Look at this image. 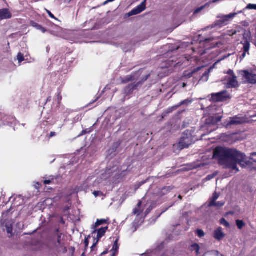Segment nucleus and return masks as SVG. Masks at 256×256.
<instances>
[{"instance_id":"1","label":"nucleus","mask_w":256,"mask_h":256,"mask_svg":"<svg viewBox=\"0 0 256 256\" xmlns=\"http://www.w3.org/2000/svg\"><path fill=\"white\" fill-rule=\"evenodd\" d=\"M213 158L218 160V164L226 168L237 172L238 171V164L243 166L244 164H242V162H244L246 164H250V161H244L245 155L243 153L236 149L226 147H216L214 150Z\"/></svg>"},{"instance_id":"2","label":"nucleus","mask_w":256,"mask_h":256,"mask_svg":"<svg viewBox=\"0 0 256 256\" xmlns=\"http://www.w3.org/2000/svg\"><path fill=\"white\" fill-rule=\"evenodd\" d=\"M194 133V131L192 130H186L182 133V137L178 144V146L180 150L188 148L198 140Z\"/></svg>"},{"instance_id":"3","label":"nucleus","mask_w":256,"mask_h":256,"mask_svg":"<svg viewBox=\"0 0 256 256\" xmlns=\"http://www.w3.org/2000/svg\"><path fill=\"white\" fill-rule=\"evenodd\" d=\"M211 96L212 100L214 102H224L229 98V96L227 95V92L226 90H223L218 93H213Z\"/></svg>"},{"instance_id":"4","label":"nucleus","mask_w":256,"mask_h":256,"mask_svg":"<svg viewBox=\"0 0 256 256\" xmlns=\"http://www.w3.org/2000/svg\"><path fill=\"white\" fill-rule=\"evenodd\" d=\"M150 74H147L143 77L140 82H137L136 84H130L124 88V92L127 94H131L134 90H136L140 84H142L143 82L146 81L150 77Z\"/></svg>"},{"instance_id":"5","label":"nucleus","mask_w":256,"mask_h":256,"mask_svg":"<svg viewBox=\"0 0 256 256\" xmlns=\"http://www.w3.org/2000/svg\"><path fill=\"white\" fill-rule=\"evenodd\" d=\"M62 236V234H58V238L56 242L54 244V246L56 248V250L62 252L63 254H65L67 252L68 250L66 247L64 246V244L61 242Z\"/></svg>"},{"instance_id":"6","label":"nucleus","mask_w":256,"mask_h":256,"mask_svg":"<svg viewBox=\"0 0 256 256\" xmlns=\"http://www.w3.org/2000/svg\"><path fill=\"white\" fill-rule=\"evenodd\" d=\"M146 0H145L136 8L131 10L128 14L129 16L138 14L145 10L146 8Z\"/></svg>"},{"instance_id":"7","label":"nucleus","mask_w":256,"mask_h":256,"mask_svg":"<svg viewBox=\"0 0 256 256\" xmlns=\"http://www.w3.org/2000/svg\"><path fill=\"white\" fill-rule=\"evenodd\" d=\"M244 72V77L250 84H256V74L250 72L248 70H245Z\"/></svg>"},{"instance_id":"8","label":"nucleus","mask_w":256,"mask_h":256,"mask_svg":"<svg viewBox=\"0 0 256 256\" xmlns=\"http://www.w3.org/2000/svg\"><path fill=\"white\" fill-rule=\"evenodd\" d=\"M12 17V14L8 8L0 9V20L10 19Z\"/></svg>"},{"instance_id":"9","label":"nucleus","mask_w":256,"mask_h":256,"mask_svg":"<svg viewBox=\"0 0 256 256\" xmlns=\"http://www.w3.org/2000/svg\"><path fill=\"white\" fill-rule=\"evenodd\" d=\"M225 234L222 231V228L219 227L214 232V237L218 240H220L225 237Z\"/></svg>"},{"instance_id":"10","label":"nucleus","mask_w":256,"mask_h":256,"mask_svg":"<svg viewBox=\"0 0 256 256\" xmlns=\"http://www.w3.org/2000/svg\"><path fill=\"white\" fill-rule=\"evenodd\" d=\"M238 86V82L237 81V77L233 76L228 79V88H235Z\"/></svg>"},{"instance_id":"11","label":"nucleus","mask_w":256,"mask_h":256,"mask_svg":"<svg viewBox=\"0 0 256 256\" xmlns=\"http://www.w3.org/2000/svg\"><path fill=\"white\" fill-rule=\"evenodd\" d=\"M250 161V164H246L244 162H242V164H244L243 166L242 165L241 166L242 167L246 166H250L252 162H256V152H254L252 154L251 156L248 158V160L245 156V159L244 161Z\"/></svg>"},{"instance_id":"12","label":"nucleus","mask_w":256,"mask_h":256,"mask_svg":"<svg viewBox=\"0 0 256 256\" xmlns=\"http://www.w3.org/2000/svg\"><path fill=\"white\" fill-rule=\"evenodd\" d=\"M108 228V226H106L104 228H101L98 230H96L95 229H94L93 233L96 232H97V239L100 240L101 238H102L106 234L107 230Z\"/></svg>"},{"instance_id":"13","label":"nucleus","mask_w":256,"mask_h":256,"mask_svg":"<svg viewBox=\"0 0 256 256\" xmlns=\"http://www.w3.org/2000/svg\"><path fill=\"white\" fill-rule=\"evenodd\" d=\"M242 123V120L240 118L237 116L230 118L228 124V125H238Z\"/></svg>"},{"instance_id":"14","label":"nucleus","mask_w":256,"mask_h":256,"mask_svg":"<svg viewBox=\"0 0 256 256\" xmlns=\"http://www.w3.org/2000/svg\"><path fill=\"white\" fill-rule=\"evenodd\" d=\"M226 22L227 21L226 20V18H225L223 16L222 18L221 19L215 22L214 26L222 27L226 24Z\"/></svg>"},{"instance_id":"15","label":"nucleus","mask_w":256,"mask_h":256,"mask_svg":"<svg viewBox=\"0 0 256 256\" xmlns=\"http://www.w3.org/2000/svg\"><path fill=\"white\" fill-rule=\"evenodd\" d=\"M242 44H243V52H246L249 54V50L250 48V43L248 40L246 38H245V40L244 42H242Z\"/></svg>"},{"instance_id":"16","label":"nucleus","mask_w":256,"mask_h":256,"mask_svg":"<svg viewBox=\"0 0 256 256\" xmlns=\"http://www.w3.org/2000/svg\"><path fill=\"white\" fill-rule=\"evenodd\" d=\"M190 250L191 252L195 251L196 254L197 256L200 254V246L198 244L195 243L191 245L190 248Z\"/></svg>"},{"instance_id":"17","label":"nucleus","mask_w":256,"mask_h":256,"mask_svg":"<svg viewBox=\"0 0 256 256\" xmlns=\"http://www.w3.org/2000/svg\"><path fill=\"white\" fill-rule=\"evenodd\" d=\"M218 197H219V194H218L216 192H214L212 194V198L211 201L210 202L208 206H212V205L215 204V202L218 198Z\"/></svg>"},{"instance_id":"18","label":"nucleus","mask_w":256,"mask_h":256,"mask_svg":"<svg viewBox=\"0 0 256 256\" xmlns=\"http://www.w3.org/2000/svg\"><path fill=\"white\" fill-rule=\"evenodd\" d=\"M107 220L104 219L97 220L96 222L92 226V228L95 229L98 226L106 223Z\"/></svg>"},{"instance_id":"19","label":"nucleus","mask_w":256,"mask_h":256,"mask_svg":"<svg viewBox=\"0 0 256 256\" xmlns=\"http://www.w3.org/2000/svg\"><path fill=\"white\" fill-rule=\"evenodd\" d=\"M56 96V100L58 101V106H60L62 100V90L60 88L58 89Z\"/></svg>"},{"instance_id":"20","label":"nucleus","mask_w":256,"mask_h":256,"mask_svg":"<svg viewBox=\"0 0 256 256\" xmlns=\"http://www.w3.org/2000/svg\"><path fill=\"white\" fill-rule=\"evenodd\" d=\"M179 108L178 104L174 106H173L168 108L164 112L166 114H169L172 112L173 111L176 110Z\"/></svg>"},{"instance_id":"21","label":"nucleus","mask_w":256,"mask_h":256,"mask_svg":"<svg viewBox=\"0 0 256 256\" xmlns=\"http://www.w3.org/2000/svg\"><path fill=\"white\" fill-rule=\"evenodd\" d=\"M236 224L238 229L242 230L245 226V223L242 220H236Z\"/></svg>"},{"instance_id":"22","label":"nucleus","mask_w":256,"mask_h":256,"mask_svg":"<svg viewBox=\"0 0 256 256\" xmlns=\"http://www.w3.org/2000/svg\"><path fill=\"white\" fill-rule=\"evenodd\" d=\"M196 234L200 238L204 237L205 235L204 232L203 230H202L201 229H198L196 231Z\"/></svg>"},{"instance_id":"23","label":"nucleus","mask_w":256,"mask_h":256,"mask_svg":"<svg viewBox=\"0 0 256 256\" xmlns=\"http://www.w3.org/2000/svg\"><path fill=\"white\" fill-rule=\"evenodd\" d=\"M192 102L191 100H189L188 99L184 100L181 102L180 103H179L178 106H179V107L182 105H188L190 102Z\"/></svg>"},{"instance_id":"24","label":"nucleus","mask_w":256,"mask_h":256,"mask_svg":"<svg viewBox=\"0 0 256 256\" xmlns=\"http://www.w3.org/2000/svg\"><path fill=\"white\" fill-rule=\"evenodd\" d=\"M220 222L221 224L224 226L228 228L230 226V224L224 218H222L220 220Z\"/></svg>"},{"instance_id":"25","label":"nucleus","mask_w":256,"mask_h":256,"mask_svg":"<svg viewBox=\"0 0 256 256\" xmlns=\"http://www.w3.org/2000/svg\"><path fill=\"white\" fill-rule=\"evenodd\" d=\"M17 58L19 62H22L24 60V56L21 52H19L18 54Z\"/></svg>"},{"instance_id":"26","label":"nucleus","mask_w":256,"mask_h":256,"mask_svg":"<svg viewBox=\"0 0 256 256\" xmlns=\"http://www.w3.org/2000/svg\"><path fill=\"white\" fill-rule=\"evenodd\" d=\"M246 9L256 10V4H250L246 6Z\"/></svg>"},{"instance_id":"27","label":"nucleus","mask_w":256,"mask_h":256,"mask_svg":"<svg viewBox=\"0 0 256 256\" xmlns=\"http://www.w3.org/2000/svg\"><path fill=\"white\" fill-rule=\"evenodd\" d=\"M224 202H215V204L212 205V206L220 208V207H222V206H224Z\"/></svg>"},{"instance_id":"28","label":"nucleus","mask_w":256,"mask_h":256,"mask_svg":"<svg viewBox=\"0 0 256 256\" xmlns=\"http://www.w3.org/2000/svg\"><path fill=\"white\" fill-rule=\"evenodd\" d=\"M118 238L114 242V244L113 246V247H112V250H117L118 249Z\"/></svg>"},{"instance_id":"29","label":"nucleus","mask_w":256,"mask_h":256,"mask_svg":"<svg viewBox=\"0 0 256 256\" xmlns=\"http://www.w3.org/2000/svg\"><path fill=\"white\" fill-rule=\"evenodd\" d=\"M236 15V13L230 14L224 16V18H226V20L228 22L230 18H233Z\"/></svg>"},{"instance_id":"30","label":"nucleus","mask_w":256,"mask_h":256,"mask_svg":"<svg viewBox=\"0 0 256 256\" xmlns=\"http://www.w3.org/2000/svg\"><path fill=\"white\" fill-rule=\"evenodd\" d=\"M89 238H90V236H88V237L87 238H86L85 239H84V245H85V248L86 249L88 246V244H89Z\"/></svg>"},{"instance_id":"31","label":"nucleus","mask_w":256,"mask_h":256,"mask_svg":"<svg viewBox=\"0 0 256 256\" xmlns=\"http://www.w3.org/2000/svg\"><path fill=\"white\" fill-rule=\"evenodd\" d=\"M170 190V187H165V188H164L162 190V195H164L165 194H166L168 192V190Z\"/></svg>"},{"instance_id":"32","label":"nucleus","mask_w":256,"mask_h":256,"mask_svg":"<svg viewBox=\"0 0 256 256\" xmlns=\"http://www.w3.org/2000/svg\"><path fill=\"white\" fill-rule=\"evenodd\" d=\"M47 14H48V16L53 19L58 20V19L54 16L48 10H46Z\"/></svg>"},{"instance_id":"33","label":"nucleus","mask_w":256,"mask_h":256,"mask_svg":"<svg viewBox=\"0 0 256 256\" xmlns=\"http://www.w3.org/2000/svg\"><path fill=\"white\" fill-rule=\"evenodd\" d=\"M226 74H228L230 76H232V78H233V76H236L234 74V71L230 69L228 70V72H226Z\"/></svg>"},{"instance_id":"34","label":"nucleus","mask_w":256,"mask_h":256,"mask_svg":"<svg viewBox=\"0 0 256 256\" xmlns=\"http://www.w3.org/2000/svg\"><path fill=\"white\" fill-rule=\"evenodd\" d=\"M132 80V77H126L122 80L123 83H127Z\"/></svg>"},{"instance_id":"35","label":"nucleus","mask_w":256,"mask_h":256,"mask_svg":"<svg viewBox=\"0 0 256 256\" xmlns=\"http://www.w3.org/2000/svg\"><path fill=\"white\" fill-rule=\"evenodd\" d=\"M133 213L134 214H140V210H139V208H134V212Z\"/></svg>"},{"instance_id":"36","label":"nucleus","mask_w":256,"mask_h":256,"mask_svg":"<svg viewBox=\"0 0 256 256\" xmlns=\"http://www.w3.org/2000/svg\"><path fill=\"white\" fill-rule=\"evenodd\" d=\"M30 26H32L33 27L36 28V26L38 24V23L34 21H31L30 22Z\"/></svg>"},{"instance_id":"37","label":"nucleus","mask_w":256,"mask_h":256,"mask_svg":"<svg viewBox=\"0 0 256 256\" xmlns=\"http://www.w3.org/2000/svg\"><path fill=\"white\" fill-rule=\"evenodd\" d=\"M52 180H44V184H45V185H46V184H50L52 183Z\"/></svg>"},{"instance_id":"38","label":"nucleus","mask_w":256,"mask_h":256,"mask_svg":"<svg viewBox=\"0 0 256 256\" xmlns=\"http://www.w3.org/2000/svg\"><path fill=\"white\" fill-rule=\"evenodd\" d=\"M6 230L8 234H12V227H7Z\"/></svg>"},{"instance_id":"39","label":"nucleus","mask_w":256,"mask_h":256,"mask_svg":"<svg viewBox=\"0 0 256 256\" xmlns=\"http://www.w3.org/2000/svg\"><path fill=\"white\" fill-rule=\"evenodd\" d=\"M98 240H99L97 239V240H96V242L93 244H92V248H92V250H93V248H94V247H96V246L97 245V244H98Z\"/></svg>"},{"instance_id":"40","label":"nucleus","mask_w":256,"mask_h":256,"mask_svg":"<svg viewBox=\"0 0 256 256\" xmlns=\"http://www.w3.org/2000/svg\"><path fill=\"white\" fill-rule=\"evenodd\" d=\"M100 193H102V192L100 191H94V192H93V194L96 197H97L99 196Z\"/></svg>"},{"instance_id":"41","label":"nucleus","mask_w":256,"mask_h":256,"mask_svg":"<svg viewBox=\"0 0 256 256\" xmlns=\"http://www.w3.org/2000/svg\"><path fill=\"white\" fill-rule=\"evenodd\" d=\"M246 52H243L242 54L240 56V58L241 60L245 58V56H246Z\"/></svg>"},{"instance_id":"42","label":"nucleus","mask_w":256,"mask_h":256,"mask_svg":"<svg viewBox=\"0 0 256 256\" xmlns=\"http://www.w3.org/2000/svg\"><path fill=\"white\" fill-rule=\"evenodd\" d=\"M56 134L55 132H50V134L49 138H50L52 137H53V136H55Z\"/></svg>"},{"instance_id":"43","label":"nucleus","mask_w":256,"mask_h":256,"mask_svg":"<svg viewBox=\"0 0 256 256\" xmlns=\"http://www.w3.org/2000/svg\"><path fill=\"white\" fill-rule=\"evenodd\" d=\"M40 30H41L43 33H44L46 32V30L42 26Z\"/></svg>"},{"instance_id":"44","label":"nucleus","mask_w":256,"mask_h":256,"mask_svg":"<svg viewBox=\"0 0 256 256\" xmlns=\"http://www.w3.org/2000/svg\"><path fill=\"white\" fill-rule=\"evenodd\" d=\"M202 8H203V6L200 7V8H197V9L196 10L195 12H199L200 10H202Z\"/></svg>"},{"instance_id":"45","label":"nucleus","mask_w":256,"mask_h":256,"mask_svg":"<svg viewBox=\"0 0 256 256\" xmlns=\"http://www.w3.org/2000/svg\"><path fill=\"white\" fill-rule=\"evenodd\" d=\"M52 100V98L50 96H48L47 99H46V102H50Z\"/></svg>"},{"instance_id":"46","label":"nucleus","mask_w":256,"mask_h":256,"mask_svg":"<svg viewBox=\"0 0 256 256\" xmlns=\"http://www.w3.org/2000/svg\"><path fill=\"white\" fill-rule=\"evenodd\" d=\"M42 26L40 25L39 24H38L36 26V28L37 29V30H40L41 28H42Z\"/></svg>"},{"instance_id":"47","label":"nucleus","mask_w":256,"mask_h":256,"mask_svg":"<svg viewBox=\"0 0 256 256\" xmlns=\"http://www.w3.org/2000/svg\"><path fill=\"white\" fill-rule=\"evenodd\" d=\"M141 205H142V202L141 201H139V202L137 204L138 208H140L141 206Z\"/></svg>"},{"instance_id":"48","label":"nucleus","mask_w":256,"mask_h":256,"mask_svg":"<svg viewBox=\"0 0 256 256\" xmlns=\"http://www.w3.org/2000/svg\"><path fill=\"white\" fill-rule=\"evenodd\" d=\"M60 232V229L59 228H56V234H60L59 232Z\"/></svg>"},{"instance_id":"49","label":"nucleus","mask_w":256,"mask_h":256,"mask_svg":"<svg viewBox=\"0 0 256 256\" xmlns=\"http://www.w3.org/2000/svg\"><path fill=\"white\" fill-rule=\"evenodd\" d=\"M220 0H212V3H215V2H218L220 1Z\"/></svg>"},{"instance_id":"50","label":"nucleus","mask_w":256,"mask_h":256,"mask_svg":"<svg viewBox=\"0 0 256 256\" xmlns=\"http://www.w3.org/2000/svg\"><path fill=\"white\" fill-rule=\"evenodd\" d=\"M86 133V130H82V134H85Z\"/></svg>"},{"instance_id":"51","label":"nucleus","mask_w":256,"mask_h":256,"mask_svg":"<svg viewBox=\"0 0 256 256\" xmlns=\"http://www.w3.org/2000/svg\"><path fill=\"white\" fill-rule=\"evenodd\" d=\"M236 34V30H234V32H232V36H233V35H234V34Z\"/></svg>"},{"instance_id":"52","label":"nucleus","mask_w":256,"mask_h":256,"mask_svg":"<svg viewBox=\"0 0 256 256\" xmlns=\"http://www.w3.org/2000/svg\"><path fill=\"white\" fill-rule=\"evenodd\" d=\"M206 178H207L208 180H210V175H208V176H207Z\"/></svg>"},{"instance_id":"53","label":"nucleus","mask_w":256,"mask_h":256,"mask_svg":"<svg viewBox=\"0 0 256 256\" xmlns=\"http://www.w3.org/2000/svg\"><path fill=\"white\" fill-rule=\"evenodd\" d=\"M178 198H180V199H182V196H178Z\"/></svg>"},{"instance_id":"54","label":"nucleus","mask_w":256,"mask_h":256,"mask_svg":"<svg viewBox=\"0 0 256 256\" xmlns=\"http://www.w3.org/2000/svg\"><path fill=\"white\" fill-rule=\"evenodd\" d=\"M62 222L64 223V222L63 221V220H62Z\"/></svg>"},{"instance_id":"55","label":"nucleus","mask_w":256,"mask_h":256,"mask_svg":"<svg viewBox=\"0 0 256 256\" xmlns=\"http://www.w3.org/2000/svg\"><path fill=\"white\" fill-rule=\"evenodd\" d=\"M84 255V254H82V256H83Z\"/></svg>"}]
</instances>
